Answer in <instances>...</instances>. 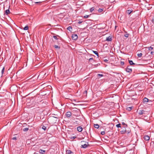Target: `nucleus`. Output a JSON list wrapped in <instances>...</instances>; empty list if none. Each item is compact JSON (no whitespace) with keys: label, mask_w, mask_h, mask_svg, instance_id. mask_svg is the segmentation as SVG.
Wrapping results in <instances>:
<instances>
[{"label":"nucleus","mask_w":154,"mask_h":154,"mask_svg":"<svg viewBox=\"0 0 154 154\" xmlns=\"http://www.w3.org/2000/svg\"><path fill=\"white\" fill-rule=\"evenodd\" d=\"M42 129H43L45 131L46 130V127L44 125H43L42 128Z\"/></svg>","instance_id":"5701e85b"},{"label":"nucleus","mask_w":154,"mask_h":154,"mask_svg":"<svg viewBox=\"0 0 154 154\" xmlns=\"http://www.w3.org/2000/svg\"><path fill=\"white\" fill-rule=\"evenodd\" d=\"M133 11V10H127L126 11V13L128 14H130Z\"/></svg>","instance_id":"9b49d317"},{"label":"nucleus","mask_w":154,"mask_h":154,"mask_svg":"<svg viewBox=\"0 0 154 154\" xmlns=\"http://www.w3.org/2000/svg\"><path fill=\"white\" fill-rule=\"evenodd\" d=\"M142 54L141 53L138 54H137V56H138V57H141L142 56Z\"/></svg>","instance_id":"c85d7f7f"},{"label":"nucleus","mask_w":154,"mask_h":154,"mask_svg":"<svg viewBox=\"0 0 154 154\" xmlns=\"http://www.w3.org/2000/svg\"><path fill=\"white\" fill-rule=\"evenodd\" d=\"M76 138V137H75V136H73V137H71V138H70V139L72 140H74V139H75V138Z\"/></svg>","instance_id":"c756f323"},{"label":"nucleus","mask_w":154,"mask_h":154,"mask_svg":"<svg viewBox=\"0 0 154 154\" xmlns=\"http://www.w3.org/2000/svg\"><path fill=\"white\" fill-rule=\"evenodd\" d=\"M125 131H126V129L121 131L120 132L122 134H123L125 133Z\"/></svg>","instance_id":"6ab92c4d"},{"label":"nucleus","mask_w":154,"mask_h":154,"mask_svg":"<svg viewBox=\"0 0 154 154\" xmlns=\"http://www.w3.org/2000/svg\"><path fill=\"white\" fill-rule=\"evenodd\" d=\"M81 142L82 144L81 145V148H85L88 147V143H87V144H84V143H85V141H82Z\"/></svg>","instance_id":"f257e3e1"},{"label":"nucleus","mask_w":154,"mask_h":154,"mask_svg":"<svg viewBox=\"0 0 154 154\" xmlns=\"http://www.w3.org/2000/svg\"><path fill=\"white\" fill-rule=\"evenodd\" d=\"M12 139L13 140H17L16 137H15L13 138Z\"/></svg>","instance_id":"a19ab883"},{"label":"nucleus","mask_w":154,"mask_h":154,"mask_svg":"<svg viewBox=\"0 0 154 154\" xmlns=\"http://www.w3.org/2000/svg\"><path fill=\"white\" fill-rule=\"evenodd\" d=\"M67 29L69 31H71L72 30V28L71 26H69L67 28Z\"/></svg>","instance_id":"2eb2a0df"},{"label":"nucleus","mask_w":154,"mask_h":154,"mask_svg":"<svg viewBox=\"0 0 154 154\" xmlns=\"http://www.w3.org/2000/svg\"><path fill=\"white\" fill-rule=\"evenodd\" d=\"M132 109V107H127L126 108V109L128 111H131Z\"/></svg>","instance_id":"a211bd4d"},{"label":"nucleus","mask_w":154,"mask_h":154,"mask_svg":"<svg viewBox=\"0 0 154 154\" xmlns=\"http://www.w3.org/2000/svg\"><path fill=\"white\" fill-rule=\"evenodd\" d=\"M144 139L146 141H148L149 140L150 137L148 135H145L143 137Z\"/></svg>","instance_id":"39448f33"},{"label":"nucleus","mask_w":154,"mask_h":154,"mask_svg":"<svg viewBox=\"0 0 154 154\" xmlns=\"http://www.w3.org/2000/svg\"><path fill=\"white\" fill-rule=\"evenodd\" d=\"M124 61H121V64L123 65L124 64Z\"/></svg>","instance_id":"c9c22d12"},{"label":"nucleus","mask_w":154,"mask_h":154,"mask_svg":"<svg viewBox=\"0 0 154 154\" xmlns=\"http://www.w3.org/2000/svg\"><path fill=\"white\" fill-rule=\"evenodd\" d=\"M94 126L95 128L97 129L99 127V125L97 124H94Z\"/></svg>","instance_id":"f3484780"},{"label":"nucleus","mask_w":154,"mask_h":154,"mask_svg":"<svg viewBox=\"0 0 154 154\" xmlns=\"http://www.w3.org/2000/svg\"><path fill=\"white\" fill-rule=\"evenodd\" d=\"M78 122L77 121H75V122H76V123H77V122Z\"/></svg>","instance_id":"de8ad7c7"},{"label":"nucleus","mask_w":154,"mask_h":154,"mask_svg":"<svg viewBox=\"0 0 154 154\" xmlns=\"http://www.w3.org/2000/svg\"><path fill=\"white\" fill-rule=\"evenodd\" d=\"M85 93H87V91H85Z\"/></svg>","instance_id":"49530a36"},{"label":"nucleus","mask_w":154,"mask_h":154,"mask_svg":"<svg viewBox=\"0 0 154 154\" xmlns=\"http://www.w3.org/2000/svg\"><path fill=\"white\" fill-rule=\"evenodd\" d=\"M89 17V15H85V16H84L83 17L85 18H87Z\"/></svg>","instance_id":"cd10ccee"},{"label":"nucleus","mask_w":154,"mask_h":154,"mask_svg":"<svg viewBox=\"0 0 154 154\" xmlns=\"http://www.w3.org/2000/svg\"><path fill=\"white\" fill-rule=\"evenodd\" d=\"M93 60V58H90V59H89V61L90 62L91 60Z\"/></svg>","instance_id":"ea45409f"},{"label":"nucleus","mask_w":154,"mask_h":154,"mask_svg":"<svg viewBox=\"0 0 154 154\" xmlns=\"http://www.w3.org/2000/svg\"><path fill=\"white\" fill-rule=\"evenodd\" d=\"M125 32L126 33L124 35V36L126 38H128L129 36V34L128 33H127L126 32Z\"/></svg>","instance_id":"b1692460"},{"label":"nucleus","mask_w":154,"mask_h":154,"mask_svg":"<svg viewBox=\"0 0 154 154\" xmlns=\"http://www.w3.org/2000/svg\"><path fill=\"white\" fill-rule=\"evenodd\" d=\"M153 52L152 51V52H151V54H153Z\"/></svg>","instance_id":"a18cd8bd"},{"label":"nucleus","mask_w":154,"mask_h":154,"mask_svg":"<svg viewBox=\"0 0 154 154\" xmlns=\"http://www.w3.org/2000/svg\"><path fill=\"white\" fill-rule=\"evenodd\" d=\"M152 22L154 23V16L153 17L152 19Z\"/></svg>","instance_id":"37998d69"},{"label":"nucleus","mask_w":154,"mask_h":154,"mask_svg":"<svg viewBox=\"0 0 154 154\" xmlns=\"http://www.w3.org/2000/svg\"><path fill=\"white\" fill-rule=\"evenodd\" d=\"M93 52L98 57L99 56V54L97 51H93Z\"/></svg>","instance_id":"aec40b11"},{"label":"nucleus","mask_w":154,"mask_h":154,"mask_svg":"<svg viewBox=\"0 0 154 154\" xmlns=\"http://www.w3.org/2000/svg\"><path fill=\"white\" fill-rule=\"evenodd\" d=\"M101 134L102 135H104L105 134V132L104 131H102Z\"/></svg>","instance_id":"e433bc0d"},{"label":"nucleus","mask_w":154,"mask_h":154,"mask_svg":"<svg viewBox=\"0 0 154 154\" xmlns=\"http://www.w3.org/2000/svg\"><path fill=\"white\" fill-rule=\"evenodd\" d=\"M28 129L29 128H26L23 129V131H26L28 130Z\"/></svg>","instance_id":"393cba45"},{"label":"nucleus","mask_w":154,"mask_h":154,"mask_svg":"<svg viewBox=\"0 0 154 154\" xmlns=\"http://www.w3.org/2000/svg\"><path fill=\"white\" fill-rule=\"evenodd\" d=\"M131 132V130H126V131H125V133L127 134H129Z\"/></svg>","instance_id":"bb28decb"},{"label":"nucleus","mask_w":154,"mask_h":154,"mask_svg":"<svg viewBox=\"0 0 154 154\" xmlns=\"http://www.w3.org/2000/svg\"><path fill=\"white\" fill-rule=\"evenodd\" d=\"M129 66H128L126 68V71L128 72H131L132 71V70L131 68H129Z\"/></svg>","instance_id":"20e7f679"},{"label":"nucleus","mask_w":154,"mask_h":154,"mask_svg":"<svg viewBox=\"0 0 154 154\" xmlns=\"http://www.w3.org/2000/svg\"><path fill=\"white\" fill-rule=\"evenodd\" d=\"M112 40V38L110 36H109L106 38V40L108 42H111Z\"/></svg>","instance_id":"6e6552de"},{"label":"nucleus","mask_w":154,"mask_h":154,"mask_svg":"<svg viewBox=\"0 0 154 154\" xmlns=\"http://www.w3.org/2000/svg\"><path fill=\"white\" fill-rule=\"evenodd\" d=\"M66 154H73V152H72L70 150H68L66 151Z\"/></svg>","instance_id":"1a4fd4ad"},{"label":"nucleus","mask_w":154,"mask_h":154,"mask_svg":"<svg viewBox=\"0 0 154 154\" xmlns=\"http://www.w3.org/2000/svg\"><path fill=\"white\" fill-rule=\"evenodd\" d=\"M83 22V21H79L78 22V23L79 24H80L81 23H82Z\"/></svg>","instance_id":"58836bf2"},{"label":"nucleus","mask_w":154,"mask_h":154,"mask_svg":"<svg viewBox=\"0 0 154 154\" xmlns=\"http://www.w3.org/2000/svg\"><path fill=\"white\" fill-rule=\"evenodd\" d=\"M29 27L28 26H26L23 28L24 30H27L28 29Z\"/></svg>","instance_id":"4be33fe9"},{"label":"nucleus","mask_w":154,"mask_h":154,"mask_svg":"<svg viewBox=\"0 0 154 154\" xmlns=\"http://www.w3.org/2000/svg\"><path fill=\"white\" fill-rule=\"evenodd\" d=\"M4 71H5V67H3L2 69V74H3L4 72Z\"/></svg>","instance_id":"7c9ffc66"},{"label":"nucleus","mask_w":154,"mask_h":154,"mask_svg":"<svg viewBox=\"0 0 154 154\" xmlns=\"http://www.w3.org/2000/svg\"><path fill=\"white\" fill-rule=\"evenodd\" d=\"M10 12L9 10V9H8L5 11V14H6V15H8L9 14Z\"/></svg>","instance_id":"4468645a"},{"label":"nucleus","mask_w":154,"mask_h":154,"mask_svg":"<svg viewBox=\"0 0 154 154\" xmlns=\"http://www.w3.org/2000/svg\"><path fill=\"white\" fill-rule=\"evenodd\" d=\"M66 115L67 117L69 118L71 116L72 113L70 111L67 112L66 113Z\"/></svg>","instance_id":"7ed1b4c3"},{"label":"nucleus","mask_w":154,"mask_h":154,"mask_svg":"<svg viewBox=\"0 0 154 154\" xmlns=\"http://www.w3.org/2000/svg\"><path fill=\"white\" fill-rule=\"evenodd\" d=\"M77 131L79 132H81L83 129L82 128L81 126H79L77 128Z\"/></svg>","instance_id":"423d86ee"},{"label":"nucleus","mask_w":154,"mask_h":154,"mask_svg":"<svg viewBox=\"0 0 154 154\" xmlns=\"http://www.w3.org/2000/svg\"><path fill=\"white\" fill-rule=\"evenodd\" d=\"M54 47L56 48H58V49H59L60 48V47H58L57 45H55L54 46Z\"/></svg>","instance_id":"473e14b6"},{"label":"nucleus","mask_w":154,"mask_h":154,"mask_svg":"<svg viewBox=\"0 0 154 154\" xmlns=\"http://www.w3.org/2000/svg\"><path fill=\"white\" fill-rule=\"evenodd\" d=\"M116 126L117 128H121V125L120 124H119L116 125Z\"/></svg>","instance_id":"a878e982"},{"label":"nucleus","mask_w":154,"mask_h":154,"mask_svg":"<svg viewBox=\"0 0 154 154\" xmlns=\"http://www.w3.org/2000/svg\"><path fill=\"white\" fill-rule=\"evenodd\" d=\"M53 38L57 40L58 39V38L57 37V36H54Z\"/></svg>","instance_id":"4c0bfd02"},{"label":"nucleus","mask_w":154,"mask_h":154,"mask_svg":"<svg viewBox=\"0 0 154 154\" xmlns=\"http://www.w3.org/2000/svg\"><path fill=\"white\" fill-rule=\"evenodd\" d=\"M45 150H43L42 149H40L39 150L40 153H41L43 154L45 153Z\"/></svg>","instance_id":"ddd939ff"},{"label":"nucleus","mask_w":154,"mask_h":154,"mask_svg":"<svg viewBox=\"0 0 154 154\" xmlns=\"http://www.w3.org/2000/svg\"><path fill=\"white\" fill-rule=\"evenodd\" d=\"M129 62L131 65H135V64L134 63L132 60H129Z\"/></svg>","instance_id":"dca6fc26"},{"label":"nucleus","mask_w":154,"mask_h":154,"mask_svg":"<svg viewBox=\"0 0 154 154\" xmlns=\"http://www.w3.org/2000/svg\"><path fill=\"white\" fill-rule=\"evenodd\" d=\"M149 50H151L153 49V48L151 46L148 47Z\"/></svg>","instance_id":"2f4dec72"},{"label":"nucleus","mask_w":154,"mask_h":154,"mask_svg":"<svg viewBox=\"0 0 154 154\" xmlns=\"http://www.w3.org/2000/svg\"><path fill=\"white\" fill-rule=\"evenodd\" d=\"M145 112V111L143 110H140L138 112V113L139 115H143V114H144Z\"/></svg>","instance_id":"0eeeda50"},{"label":"nucleus","mask_w":154,"mask_h":154,"mask_svg":"<svg viewBox=\"0 0 154 154\" xmlns=\"http://www.w3.org/2000/svg\"><path fill=\"white\" fill-rule=\"evenodd\" d=\"M72 38L73 40H75L78 38V36L76 34H73L72 35Z\"/></svg>","instance_id":"f03ea898"},{"label":"nucleus","mask_w":154,"mask_h":154,"mask_svg":"<svg viewBox=\"0 0 154 154\" xmlns=\"http://www.w3.org/2000/svg\"><path fill=\"white\" fill-rule=\"evenodd\" d=\"M41 3L40 2H35V3L36 4H38V3Z\"/></svg>","instance_id":"c03bdc74"},{"label":"nucleus","mask_w":154,"mask_h":154,"mask_svg":"<svg viewBox=\"0 0 154 154\" xmlns=\"http://www.w3.org/2000/svg\"><path fill=\"white\" fill-rule=\"evenodd\" d=\"M97 75L98 76H100V77H103V75L101 74H98Z\"/></svg>","instance_id":"f704fd0d"},{"label":"nucleus","mask_w":154,"mask_h":154,"mask_svg":"<svg viewBox=\"0 0 154 154\" xmlns=\"http://www.w3.org/2000/svg\"><path fill=\"white\" fill-rule=\"evenodd\" d=\"M149 99L146 97H145L143 99V103H147L148 102Z\"/></svg>","instance_id":"9d476101"},{"label":"nucleus","mask_w":154,"mask_h":154,"mask_svg":"<svg viewBox=\"0 0 154 154\" xmlns=\"http://www.w3.org/2000/svg\"><path fill=\"white\" fill-rule=\"evenodd\" d=\"M122 124L123 125H124V126H125L126 127L127 126V125L125 123H124V122H122Z\"/></svg>","instance_id":"72a5a7b5"},{"label":"nucleus","mask_w":154,"mask_h":154,"mask_svg":"<svg viewBox=\"0 0 154 154\" xmlns=\"http://www.w3.org/2000/svg\"><path fill=\"white\" fill-rule=\"evenodd\" d=\"M104 9L103 8H100L98 10V11L99 13H101L103 12Z\"/></svg>","instance_id":"f8f14e48"},{"label":"nucleus","mask_w":154,"mask_h":154,"mask_svg":"<svg viewBox=\"0 0 154 154\" xmlns=\"http://www.w3.org/2000/svg\"><path fill=\"white\" fill-rule=\"evenodd\" d=\"M104 60L105 62H106V63H107L108 61V60L107 59H105Z\"/></svg>","instance_id":"79ce46f5"},{"label":"nucleus","mask_w":154,"mask_h":154,"mask_svg":"<svg viewBox=\"0 0 154 154\" xmlns=\"http://www.w3.org/2000/svg\"><path fill=\"white\" fill-rule=\"evenodd\" d=\"M94 7H92V8H91L90 9V11L91 12H92L93 11H94Z\"/></svg>","instance_id":"412c9836"}]
</instances>
